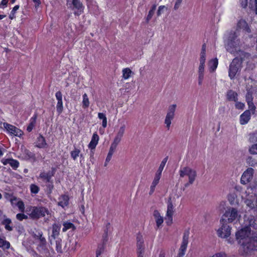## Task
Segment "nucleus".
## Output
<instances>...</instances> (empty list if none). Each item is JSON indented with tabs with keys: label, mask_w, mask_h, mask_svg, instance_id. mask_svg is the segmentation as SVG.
<instances>
[{
	"label": "nucleus",
	"mask_w": 257,
	"mask_h": 257,
	"mask_svg": "<svg viewBox=\"0 0 257 257\" xmlns=\"http://www.w3.org/2000/svg\"><path fill=\"white\" fill-rule=\"evenodd\" d=\"M19 6L18 5L15 6L13 8L11 13L12 14H14L16 13V12L19 9Z\"/></svg>",
	"instance_id": "obj_64"
},
{
	"label": "nucleus",
	"mask_w": 257,
	"mask_h": 257,
	"mask_svg": "<svg viewBox=\"0 0 257 257\" xmlns=\"http://www.w3.org/2000/svg\"><path fill=\"white\" fill-rule=\"evenodd\" d=\"M183 0H175L174 6V10H177L181 6Z\"/></svg>",
	"instance_id": "obj_48"
},
{
	"label": "nucleus",
	"mask_w": 257,
	"mask_h": 257,
	"mask_svg": "<svg viewBox=\"0 0 257 257\" xmlns=\"http://www.w3.org/2000/svg\"><path fill=\"white\" fill-rule=\"evenodd\" d=\"M240 4L241 7L245 8L247 6L248 0H239Z\"/></svg>",
	"instance_id": "obj_56"
},
{
	"label": "nucleus",
	"mask_w": 257,
	"mask_h": 257,
	"mask_svg": "<svg viewBox=\"0 0 257 257\" xmlns=\"http://www.w3.org/2000/svg\"><path fill=\"white\" fill-rule=\"evenodd\" d=\"M56 250L58 253H62L63 249L62 246V240L60 238H56L55 241Z\"/></svg>",
	"instance_id": "obj_32"
},
{
	"label": "nucleus",
	"mask_w": 257,
	"mask_h": 257,
	"mask_svg": "<svg viewBox=\"0 0 257 257\" xmlns=\"http://www.w3.org/2000/svg\"><path fill=\"white\" fill-rule=\"evenodd\" d=\"M66 5L74 11L75 15L79 16L83 12L84 6L80 0H67Z\"/></svg>",
	"instance_id": "obj_7"
},
{
	"label": "nucleus",
	"mask_w": 257,
	"mask_h": 257,
	"mask_svg": "<svg viewBox=\"0 0 257 257\" xmlns=\"http://www.w3.org/2000/svg\"><path fill=\"white\" fill-rule=\"evenodd\" d=\"M49 214L48 210L43 207H33L32 208V211L30 216L33 218H38L41 217L45 216Z\"/></svg>",
	"instance_id": "obj_11"
},
{
	"label": "nucleus",
	"mask_w": 257,
	"mask_h": 257,
	"mask_svg": "<svg viewBox=\"0 0 257 257\" xmlns=\"http://www.w3.org/2000/svg\"><path fill=\"white\" fill-rule=\"evenodd\" d=\"M1 161L4 165H10L14 169H16L19 166V162L12 158H3Z\"/></svg>",
	"instance_id": "obj_19"
},
{
	"label": "nucleus",
	"mask_w": 257,
	"mask_h": 257,
	"mask_svg": "<svg viewBox=\"0 0 257 257\" xmlns=\"http://www.w3.org/2000/svg\"><path fill=\"white\" fill-rule=\"evenodd\" d=\"M63 101H58L56 105V109L59 114L62 113L63 111Z\"/></svg>",
	"instance_id": "obj_41"
},
{
	"label": "nucleus",
	"mask_w": 257,
	"mask_h": 257,
	"mask_svg": "<svg viewBox=\"0 0 257 257\" xmlns=\"http://www.w3.org/2000/svg\"><path fill=\"white\" fill-rule=\"evenodd\" d=\"M177 108V105L173 104L168 107L167 114L165 118L164 123L167 130H169L171 126L172 121L175 117V113Z\"/></svg>",
	"instance_id": "obj_9"
},
{
	"label": "nucleus",
	"mask_w": 257,
	"mask_h": 257,
	"mask_svg": "<svg viewBox=\"0 0 257 257\" xmlns=\"http://www.w3.org/2000/svg\"><path fill=\"white\" fill-rule=\"evenodd\" d=\"M122 77L124 79H128L133 74L132 71L128 68H124L122 71Z\"/></svg>",
	"instance_id": "obj_27"
},
{
	"label": "nucleus",
	"mask_w": 257,
	"mask_h": 257,
	"mask_svg": "<svg viewBox=\"0 0 257 257\" xmlns=\"http://www.w3.org/2000/svg\"><path fill=\"white\" fill-rule=\"evenodd\" d=\"M34 125H35V120H33L32 122H31L29 125L27 127V130L29 132H30L31 131H32V130H33L34 126Z\"/></svg>",
	"instance_id": "obj_55"
},
{
	"label": "nucleus",
	"mask_w": 257,
	"mask_h": 257,
	"mask_svg": "<svg viewBox=\"0 0 257 257\" xmlns=\"http://www.w3.org/2000/svg\"><path fill=\"white\" fill-rule=\"evenodd\" d=\"M254 173V170L251 168L247 169L242 174L240 182L242 184H246L249 183L252 179Z\"/></svg>",
	"instance_id": "obj_16"
},
{
	"label": "nucleus",
	"mask_w": 257,
	"mask_h": 257,
	"mask_svg": "<svg viewBox=\"0 0 257 257\" xmlns=\"http://www.w3.org/2000/svg\"><path fill=\"white\" fill-rule=\"evenodd\" d=\"M55 174V169H52L51 171L48 172H42L40 173L39 178L42 180L45 183L49 182L51 178Z\"/></svg>",
	"instance_id": "obj_18"
},
{
	"label": "nucleus",
	"mask_w": 257,
	"mask_h": 257,
	"mask_svg": "<svg viewBox=\"0 0 257 257\" xmlns=\"http://www.w3.org/2000/svg\"><path fill=\"white\" fill-rule=\"evenodd\" d=\"M255 221L251 216L248 223H246L245 227L238 230L235 233L236 239L240 245V251L243 254H250L257 249V237L253 235L250 228V226L255 227L254 222Z\"/></svg>",
	"instance_id": "obj_1"
},
{
	"label": "nucleus",
	"mask_w": 257,
	"mask_h": 257,
	"mask_svg": "<svg viewBox=\"0 0 257 257\" xmlns=\"http://www.w3.org/2000/svg\"><path fill=\"white\" fill-rule=\"evenodd\" d=\"M11 246L10 243L7 241L5 237L0 236V247L3 249H9Z\"/></svg>",
	"instance_id": "obj_28"
},
{
	"label": "nucleus",
	"mask_w": 257,
	"mask_h": 257,
	"mask_svg": "<svg viewBox=\"0 0 257 257\" xmlns=\"http://www.w3.org/2000/svg\"><path fill=\"white\" fill-rule=\"evenodd\" d=\"M19 200L17 199V198L15 197H12L10 201L11 202V204L12 205H16L17 206V203Z\"/></svg>",
	"instance_id": "obj_58"
},
{
	"label": "nucleus",
	"mask_w": 257,
	"mask_h": 257,
	"mask_svg": "<svg viewBox=\"0 0 257 257\" xmlns=\"http://www.w3.org/2000/svg\"><path fill=\"white\" fill-rule=\"evenodd\" d=\"M238 29L249 33L251 31L245 21L240 20L237 24V29L235 32H231L226 40L225 47L227 51L232 54H236L240 51L241 42L237 38Z\"/></svg>",
	"instance_id": "obj_2"
},
{
	"label": "nucleus",
	"mask_w": 257,
	"mask_h": 257,
	"mask_svg": "<svg viewBox=\"0 0 257 257\" xmlns=\"http://www.w3.org/2000/svg\"><path fill=\"white\" fill-rule=\"evenodd\" d=\"M248 109L247 110H249L251 114H253L255 113L256 107L254 105L253 101H250L247 102Z\"/></svg>",
	"instance_id": "obj_38"
},
{
	"label": "nucleus",
	"mask_w": 257,
	"mask_h": 257,
	"mask_svg": "<svg viewBox=\"0 0 257 257\" xmlns=\"http://www.w3.org/2000/svg\"><path fill=\"white\" fill-rule=\"evenodd\" d=\"M231 227L227 224H223L217 230V233L218 236L221 238H227L231 234Z\"/></svg>",
	"instance_id": "obj_15"
},
{
	"label": "nucleus",
	"mask_w": 257,
	"mask_h": 257,
	"mask_svg": "<svg viewBox=\"0 0 257 257\" xmlns=\"http://www.w3.org/2000/svg\"><path fill=\"white\" fill-rule=\"evenodd\" d=\"M30 190L32 193L37 194L39 191V188L35 184H32L30 186Z\"/></svg>",
	"instance_id": "obj_43"
},
{
	"label": "nucleus",
	"mask_w": 257,
	"mask_h": 257,
	"mask_svg": "<svg viewBox=\"0 0 257 257\" xmlns=\"http://www.w3.org/2000/svg\"><path fill=\"white\" fill-rule=\"evenodd\" d=\"M8 0H2L0 3V8L4 9L7 6Z\"/></svg>",
	"instance_id": "obj_54"
},
{
	"label": "nucleus",
	"mask_w": 257,
	"mask_h": 257,
	"mask_svg": "<svg viewBox=\"0 0 257 257\" xmlns=\"http://www.w3.org/2000/svg\"><path fill=\"white\" fill-rule=\"evenodd\" d=\"M36 144V146L39 148H45L47 146L45 138L41 135L37 138Z\"/></svg>",
	"instance_id": "obj_25"
},
{
	"label": "nucleus",
	"mask_w": 257,
	"mask_h": 257,
	"mask_svg": "<svg viewBox=\"0 0 257 257\" xmlns=\"http://www.w3.org/2000/svg\"><path fill=\"white\" fill-rule=\"evenodd\" d=\"M210 257H226V254L224 252H220L215 253Z\"/></svg>",
	"instance_id": "obj_52"
},
{
	"label": "nucleus",
	"mask_w": 257,
	"mask_h": 257,
	"mask_svg": "<svg viewBox=\"0 0 257 257\" xmlns=\"http://www.w3.org/2000/svg\"><path fill=\"white\" fill-rule=\"evenodd\" d=\"M99 140V137L96 133H94L91 138V141L89 143L88 147L90 150H94L95 149L98 144Z\"/></svg>",
	"instance_id": "obj_21"
},
{
	"label": "nucleus",
	"mask_w": 257,
	"mask_h": 257,
	"mask_svg": "<svg viewBox=\"0 0 257 257\" xmlns=\"http://www.w3.org/2000/svg\"><path fill=\"white\" fill-rule=\"evenodd\" d=\"M103 251V247H98L96 251V257H98L99 255H100Z\"/></svg>",
	"instance_id": "obj_59"
},
{
	"label": "nucleus",
	"mask_w": 257,
	"mask_h": 257,
	"mask_svg": "<svg viewBox=\"0 0 257 257\" xmlns=\"http://www.w3.org/2000/svg\"><path fill=\"white\" fill-rule=\"evenodd\" d=\"M17 206L19 208L21 212H23L25 209V205L24 202L21 200H19L17 203Z\"/></svg>",
	"instance_id": "obj_46"
},
{
	"label": "nucleus",
	"mask_w": 257,
	"mask_h": 257,
	"mask_svg": "<svg viewBox=\"0 0 257 257\" xmlns=\"http://www.w3.org/2000/svg\"><path fill=\"white\" fill-rule=\"evenodd\" d=\"M156 6H154L152 7V8L151 9V10L149 12L148 15L146 18L147 22H149L152 18V17L154 14V12L156 10Z\"/></svg>",
	"instance_id": "obj_42"
},
{
	"label": "nucleus",
	"mask_w": 257,
	"mask_h": 257,
	"mask_svg": "<svg viewBox=\"0 0 257 257\" xmlns=\"http://www.w3.org/2000/svg\"><path fill=\"white\" fill-rule=\"evenodd\" d=\"M69 200V198L68 195H62L58 198V205L64 208L68 205Z\"/></svg>",
	"instance_id": "obj_22"
},
{
	"label": "nucleus",
	"mask_w": 257,
	"mask_h": 257,
	"mask_svg": "<svg viewBox=\"0 0 257 257\" xmlns=\"http://www.w3.org/2000/svg\"><path fill=\"white\" fill-rule=\"evenodd\" d=\"M206 62L205 50L202 48L199 58V64L197 70L198 85H201L204 77L205 64Z\"/></svg>",
	"instance_id": "obj_5"
},
{
	"label": "nucleus",
	"mask_w": 257,
	"mask_h": 257,
	"mask_svg": "<svg viewBox=\"0 0 257 257\" xmlns=\"http://www.w3.org/2000/svg\"><path fill=\"white\" fill-rule=\"evenodd\" d=\"M3 127L7 132L12 136H16L20 138L23 135V131L20 129L7 122L3 123Z\"/></svg>",
	"instance_id": "obj_10"
},
{
	"label": "nucleus",
	"mask_w": 257,
	"mask_h": 257,
	"mask_svg": "<svg viewBox=\"0 0 257 257\" xmlns=\"http://www.w3.org/2000/svg\"><path fill=\"white\" fill-rule=\"evenodd\" d=\"M242 61L238 58H234L229 66V77L231 79H233L237 73L241 68Z\"/></svg>",
	"instance_id": "obj_8"
},
{
	"label": "nucleus",
	"mask_w": 257,
	"mask_h": 257,
	"mask_svg": "<svg viewBox=\"0 0 257 257\" xmlns=\"http://www.w3.org/2000/svg\"><path fill=\"white\" fill-rule=\"evenodd\" d=\"M55 96L57 101H62V94L60 91L56 93Z\"/></svg>",
	"instance_id": "obj_53"
},
{
	"label": "nucleus",
	"mask_w": 257,
	"mask_h": 257,
	"mask_svg": "<svg viewBox=\"0 0 257 257\" xmlns=\"http://www.w3.org/2000/svg\"><path fill=\"white\" fill-rule=\"evenodd\" d=\"M63 228L62 229V230L63 232L66 231L67 230L69 229H74V225L69 222H64L63 223Z\"/></svg>",
	"instance_id": "obj_37"
},
{
	"label": "nucleus",
	"mask_w": 257,
	"mask_h": 257,
	"mask_svg": "<svg viewBox=\"0 0 257 257\" xmlns=\"http://www.w3.org/2000/svg\"><path fill=\"white\" fill-rule=\"evenodd\" d=\"M179 173L180 178H184L185 177H187L188 178V182L184 185L185 187H187L189 185L192 184L197 176L196 171L189 167L181 168L179 170Z\"/></svg>",
	"instance_id": "obj_4"
},
{
	"label": "nucleus",
	"mask_w": 257,
	"mask_h": 257,
	"mask_svg": "<svg viewBox=\"0 0 257 257\" xmlns=\"http://www.w3.org/2000/svg\"><path fill=\"white\" fill-rule=\"evenodd\" d=\"M251 112L249 110L244 111L239 116V122L241 125L247 124L250 119Z\"/></svg>",
	"instance_id": "obj_20"
},
{
	"label": "nucleus",
	"mask_w": 257,
	"mask_h": 257,
	"mask_svg": "<svg viewBox=\"0 0 257 257\" xmlns=\"http://www.w3.org/2000/svg\"><path fill=\"white\" fill-rule=\"evenodd\" d=\"M126 127V124H125L124 122H120L119 125L115 126V135L114 140L119 142L121 141L122 138L124 135Z\"/></svg>",
	"instance_id": "obj_13"
},
{
	"label": "nucleus",
	"mask_w": 257,
	"mask_h": 257,
	"mask_svg": "<svg viewBox=\"0 0 257 257\" xmlns=\"http://www.w3.org/2000/svg\"><path fill=\"white\" fill-rule=\"evenodd\" d=\"M189 233H184L181 243V245L179 249L178 254L175 257H183L185 254L187 245L188 244Z\"/></svg>",
	"instance_id": "obj_14"
},
{
	"label": "nucleus",
	"mask_w": 257,
	"mask_h": 257,
	"mask_svg": "<svg viewBox=\"0 0 257 257\" xmlns=\"http://www.w3.org/2000/svg\"><path fill=\"white\" fill-rule=\"evenodd\" d=\"M120 142L113 139V142H112L110 145L108 152L114 153L115 151L117 145L119 144Z\"/></svg>",
	"instance_id": "obj_36"
},
{
	"label": "nucleus",
	"mask_w": 257,
	"mask_h": 257,
	"mask_svg": "<svg viewBox=\"0 0 257 257\" xmlns=\"http://www.w3.org/2000/svg\"><path fill=\"white\" fill-rule=\"evenodd\" d=\"M82 107L84 109L87 108L89 107L90 104L89 100L86 93H84L82 95Z\"/></svg>",
	"instance_id": "obj_30"
},
{
	"label": "nucleus",
	"mask_w": 257,
	"mask_h": 257,
	"mask_svg": "<svg viewBox=\"0 0 257 257\" xmlns=\"http://www.w3.org/2000/svg\"><path fill=\"white\" fill-rule=\"evenodd\" d=\"M137 253H144L145 250L144 239L142 234L138 233L136 237Z\"/></svg>",
	"instance_id": "obj_17"
},
{
	"label": "nucleus",
	"mask_w": 257,
	"mask_h": 257,
	"mask_svg": "<svg viewBox=\"0 0 257 257\" xmlns=\"http://www.w3.org/2000/svg\"><path fill=\"white\" fill-rule=\"evenodd\" d=\"M3 224L5 226V228L8 231L13 230L11 220L9 218H6L3 221Z\"/></svg>",
	"instance_id": "obj_29"
},
{
	"label": "nucleus",
	"mask_w": 257,
	"mask_h": 257,
	"mask_svg": "<svg viewBox=\"0 0 257 257\" xmlns=\"http://www.w3.org/2000/svg\"><path fill=\"white\" fill-rule=\"evenodd\" d=\"M156 186V185H155L153 184H151V187H150V194H152L154 192Z\"/></svg>",
	"instance_id": "obj_62"
},
{
	"label": "nucleus",
	"mask_w": 257,
	"mask_h": 257,
	"mask_svg": "<svg viewBox=\"0 0 257 257\" xmlns=\"http://www.w3.org/2000/svg\"><path fill=\"white\" fill-rule=\"evenodd\" d=\"M120 142L113 139V142H112L110 145L108 152L114 153L115 151L117 145L119 144Z\"/></svg>",
	"instance_id": "obj_35"
},
{
	"label": "nucleus",
	"mask_w": 257,
	"mask_h": 257,
	"mask_svg": "<svg viewBox=\"0 0 257 257\" xmlns=\"http://www.w3.org/2000/svg\"><path fill=\"white\" fill-rule=\"evenodd\" d=\"M174 207L171 199L167 203V209L165 220L167 225H170L173 223V216L174 213Z\"/></svg>",
	"instance_id": "obj_12"
},
{
	"label": "nucleus",
	"mask_w": 257,
	"mask_h": 257,
	"mask_svg": "<svg viewBox=\"0 0 257 257\" xmlns=\"http://www.w3.org/2000/svg\"><path fill=\"white\" fill-rule=\"evenodd\" d=\"M235 102V107L237 109L243 110L245 107V104L243 102L238 101V100Z\"/></svg>",
	"instance_id": "obj_39"
},
{
	"label": "nucleus",
	"mask_w": 257,
	"mask_h": 257,
	"mask_svg": "<svg viewBox=\"0 0 257 257\" xmlns=\"http://www.w3.org/2000/svg\"><path fill=\"white\" fill-rule=\"evenodd\" d=\"M165 8V7L164 6H161L159 7L158 12H157V15L158 16H160L162 12L163 11V10Z\"/></svg>",
	"instance_id": "obj_57"
},
{
	"label": "nucleus",
	"mask_w": 257,
	"mask_h": 257,
	"mask_svg": "<svg viewBox=\"0 0 257 257\" xmlns=\"http://www.w3.org/2000/svg\"><path fill=\"white\" fill-rule=\"evenodd\" d=\"M16 217L18 220H19L20 221H22L23 219H26L28 218L27 216L23 213L17 214L16 215Z\"/></svg>",
	"instance_id": "obj_49"
},
{
	"label": "nucleus",
	"mask_w": 257,
	"mask_h": 257,
	"mask_svg": "<svg viewBox=\"0 0 257 257\" xmlns=\"http://www.w3.org/2000/svg\"><path fill=\"white\" fill-rule=\"evenodd\" d=\"M249 152L252 155H257V143L251 145L249 147Z\"/></svg>",
	"instance_id": "obj_40"
},
{
	"label": "nucleus",
	"mask_w": 257,
	"mask_h": 257,
	"mask_svg": "<svg viewBox=\"0 0 257 257\" xmlns=\"http://www.w3.org/2000/svg\"><path fill=\"white\" fill-rule=\"evenodd\" d=\"M162 171H159V170H157L156 173L155 177H157V178L160 179L161 176V174H162Z\"/></svg>",
	"instance_id": "obj_63"
},
{
	"label": "nucleus",
	"mask_w": 257,
	"mask_h": 257,
	"mask_svg": "<svg viewBox=\"0 0 257 257\" xmlns=\"http://www.w3.org/2000/svg\"><path fill=\"white\" fill-rule=\"evenodd\" d=\"M98 117L99 119L102 120V126L103 128H105L107 126V118L105 114L102 112H99L98 113Z\"/></svg>",
	"instance_id": "obj_31"
},
{
	"label": "nucleus",
	"mask_w": 257,
	"mask_h": 257,
	"mask_svg": "<svg viewBox=\"0 0 257 257\" xmlns=\"http://www.w3.org/2000/svg\"><path fill=\"white\" fill-rule=\"evenodd\" d=\"M35 9L37 10L41 4V0H32Z\"/></svg>",
	"instance_id": "obj_51"
},
{
	"label": "nucleus",
	"mask_w": 257,
	"mask_h": 257,
	"mask_svg": "<svg viewBox=\"0 0 257 257\" xmlns=\"http://www.w3.org/2000/svg\"><path fill=\"white\" fill-rule=\"evenodd\" d=\"M80 153V150L77 148H74V149L70 152L71 157L73 160H76L79 157Z\"/></svg>",
	"instance_id": "obj_34"
},
{
	"label": "nucleus",
	"mask_w": 257,
	"mask_h": 257,
	"mask_svg": "<svg viewBox=\"0 0 257 257\" xmlns=\"http://www.w3.org/2000/svg\"><path fill=\"white\" fill-rule=\"evenodd\" d=\"M160 179L155 177L152 184H153L157 186V185L159 183Z\"/></svg>",
	"instance_id": "obj_60"
},
{
	"label": "nucleus",
	"mask_w": 257,
	"mask_h": 257,
	"mask_svg": "<svg viewBox=\"0 0 257 257\" xmlns=\"http://www.w3.org/2000/svg\"><path fill=\"white\" fill-rule=\"evenodd\" d=\"M236 198V195L234 193L229 194L227 196L228 200L231 204H233L234 203Z\"/></svg>",
	"instance_id": "obj_44"
},
{
	"label": "nucleus",
	"mask_w": 257,
	"mask_h": 257,
	"mask_svg": "<svg viewBox=\"0 0 257 257\" xmlns=\"http://www.w3.org/2000/svg\"><path fill=\"white\" fill-rule=\"evenodd\" d=\"M153 215L155 219L157 226L160 227L163 222V217L161 215L159 212L157 210L154 211Z\"/></svg>",
	"instance_id": "obj_23"
},
{
	"label": "nucleus",
	"mask_w": 257,
	"mask_h": 257,
	"mask_svg": "<svg viewBox=\"0 0 257 257\" xmlns=\"http://www.w3.org/2000/svg\"><path fill=\"white\" fill-rule=\"evenodd\" d=\"M227 99L229 101L235 102L238 100V94L237 93L232 90H229L227 91L226 94Z\"/></svg>",
	"instance_id": "obj_24"
},
{
	"label": "nucleus",
	"mask_w": 257,
	"mask_h": 257,
	"mask_svg": "<svg viewBox=\"0 0 257 257\" xmlns=\"http://www.w3.org/2000/svg\"><path fill=\"white\" fill-rule=\"evenodd\" d=\"M226 205V201H221L218 203L217 208L218 210L221 211V210H222L223 209H225Z\"/></svg>",
	"instance_id": "obj_47"
},
{
	"label": "nucleus",
	"mask_w": 257,
	"mask_h": 257,
	"mask_svg": "<svg viewBox=\"0 0 257 257\" xmlns=\"http://www.w3.org/2000/svg\"><path fill=\"white\" fill-rule=\"evenodd\" d=\"M167 160H168V158L167 157H166L161 162L160 166H159V167L158 169V170H159V171H163L164 168V167L167 162Z\"/></svg>",
	"instance_id": "obj_45"
},
{
	"label": "nucleus",
	"mask_w": 257,
	"mask_h": 257,
	"mask_svg": "<svg viewBox=\"0 0 257 257\" xmlns=\"http://www.w3.org/2000/svg\"><path fill=\"white\" fill-rule=\"evenodd\" d=\"M156 186V185H155L153 184H151V187H150V194H152L154 192Z\"/></svg>",
	"instance_id": "obj_61"
},
{
	"label": "nucleus",
	"mask_w": 257,
	"mask_h": 257,
	"mask_svg": "<svg viewBox=\"0 0 257 257\" xmlns=\"http://www.w3.org/2000/svg\"><path fill=\"white\" fill-rule=\"evenodd\" d=\"M218 64V59L214 58L211 59L208 62V66L210 71H214L217 67Z\"/></svg>",
	"instance_id": "obj_26"
},
{
	"label": "nucleus",
	"mask_w": 257,
	"mask_h": 257,
	"mask_svg": "<svg viewBox=\"0 0 257 257\" xmlns=\"http://www.w3.org/2000/svg\"><path fill=\"white\" fill-rule=\"evenodd\" d=\"M241 198L249 209L257 206V185L254 182L241 194Z\"/></svg>",
	"instance_id": "obj_3"
},
{
	"label": "nucleus",
	"mask_w": 257,
	"mask_h": 257,
	"mask_svg": "<svg viewBox=\"0 0 257 257\" xmlns=\"http://www.w3.org/2000/svg\"><path fill=\"white\" fill-rule=\"evenodd\" d=\"M245 100L246 102L253 101V97L250 92H247L245 96Z\"/></svg>",
	"instance_id": "obj_50"
},
{
	"label": "nucleus",
	"mask_w": 257,
	"mask_h": 257,
	"mask_svg": "<svg viewBox=\"0 0 257 257\" xmlns=\"http://www.w3.org/2000/svg\"><path fill=\"white\" fill-rule=\"evenodd\" d=\"M240 217L237 209L231 207L227 208L222 216L223 219H226L228 223L237 222L239 220Z\"/></svg>",
	"instance_id": "obj_6"
},
{
	"label": "nucleus",
	"mask_w": 257,
	"mask_h": 257,
	"mask_svg": "<svg viewBox=\"0 0 257 257\" xmlns=\"http://www.w3.org/2000/svg\"><path fill=\"white\" fill-rule=\"evenodd\" d=\"M60 230V226H59L57 224H54L53 225L52 236L55 239V237L59 235Z\"/></svg>",
	"instance_id": "obj_33"
}]
</instances>
